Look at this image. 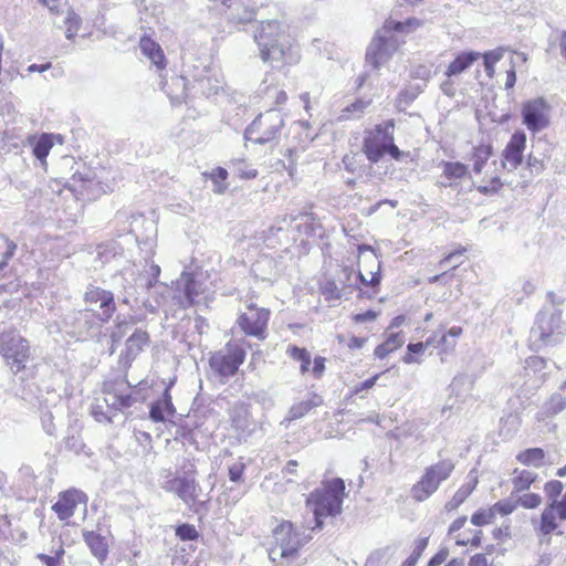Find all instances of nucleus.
I'll return each mask as SVG.
<instances>
[{
  "label": "nucleus",
  "mask_w": 566,
  "mask_h": 566,
  "mask_svg": "<svg viewBox=\"0 0 566 566\" xmlns=\"http://www.w3.org/2000/svg\"><path fill=\"white\" fill-rule=\"evenodd\" d=\"M17 244L10 241L6 235L0 234V262L8 264V261L14 255Z\"/></svg>",
  "instance_id": "obj_40"
},
{
  "label": "nucleus",
  "mask_w": 566,
  "mask_h": 566,
  "mask_svg": "<svg viewBox=\"0 0 566 566\" xmlns=\"http://www.w3.org/2000/svg\"><path fill=\"white\" fill-rule=\"evenodd\" d=\"M245 465L242 462H237L229 468V479L232 482H239L243 475Z\"/></svg>",
  "instance_id": "obj_54"
},
{
  "label": "nucleus",
  "mask_w": 566,
  "mask_h": 566,
  "mask_svg": "<svg viewBox=\"0 0 566 566\" xmlns=\"http://www.w3.org/2000/svg\"><path fill=\"white\" fill-rule=\"evenodd\" d=\"M379 377H380V374H377V375H375V376H373V377H370V378H368V379H366V380L355 385L350 389V394L352 395H358L359 392H361L364 390L371 389L376 385V382H377Z\"/></svg>",
  "instance_id": "obj_49"
},
{
  "label": "nucleus",
  "mask_w": 566,
  "mask_h": 566,
  "mask_svg": "<svg viewBox=\"0 0 566 566\" xmlns=\"http://www.w3.org/2000/svg\"><path fill=\"white\" fill-rule=\"evenodd\" d=\"M322 403L323 399L321 396L313 394L308 399L294 403L290 408L289 415L282 423L298 420L307 415L313 408L318 407Z\"/></svg>",
  "instance_id": "obj_25"
},
{
  "label": "nucleus",
  "mask_w": 566,
  "mask_h": 566,
  "mask_svg": "<svg viewBox=\"0 0 566 566\" xmlns=\"http://www.w3.org/2000/svg\"><path fill=\"white\" fill-rule=\"evenodd\" d=\"M87 496L80 490L71 489L59 494L57 501L53 504L52 510L59 520L65 521L74 515L78 504L86 505Z\"/></svg>",
  "instance_id": "obj_19"
},
{
  "label": "nucleus",
  "mask_w": 566,
  "mask_h": 566,
  "mask_svg": "<svg viewBox=\"0 0 566 566\" xmlns=\"http://www.w3.org/2000/svg\"><path fill=\"white\" fill-rule=\"evenodd\" d=\"M205 293L202 283L196 279L192 273L182 272L176 282L174 298L177 304L187 308L200 302V296Z\"/></svg>",
  "instance_id": "obj_14"
},
{
  "label": "nucleus",
  "mask_w": 566,
  "mask_h": 566,
  "mask_svg": "<svg viewBox=\"0 0 566 566\" xmlns=\"http://www.w3.org/2000/svg\"><path fill=\"white\" fill-rule=\"evenodd\" d=\"M397 49L394 36H386L377 31L366 51V62L374 69H379L388 61Z\"/></svg>",
  "instance_id": "obj_15"
},
{
  "label": "nucleus",
  "mask_w": 566,
  "mask_h": 566,
  "mask_svg": "<svg viewBox=\"0 0 566 566\" xmlns=\"http://www.w3.org/2000/svg\"><path fill=\"white\" fill-rule=\"evenodd\" d=\"M83 538L94 557L103 564L108 555V544L105 536L93 531L83 533Z\"/></svg>",
  "instance_id": "obj_24"
},
{
  "label": "nucleus",
  "mask_w": 566,
  "mask_h": 566,
  "mask_svg": "<svg viewBox=\"0 0 566 566\" xmlns=\"http://www.w3.org/2000/svg\"><path fill=\"white\" fill-rule=\"evenodd\" d=\"M518 507L515 492L504 500L496 502L492 509L494 514H501L502 516L509 515Z\"/></svg>",
  "instance_id": "obj_37"
},
{
  "label": "nucleus",
  "mask_w": 566,
  "mask_h": 566,
  "mask_svg": "<svg viewBox=\"0 0 566 566\" xmlns=\"http://www.w3.org/2000/svg\"><path fill=\"white\" fill-rule=\"evenodd\" d=\"M448 556L449 551L447 548H441L430 558V560L428 562V566H440L442 563L447 560Z\"/></svg>",
  "instance_id": "obj_61"
},
{
  "label": "nucleus",
  "mask_w": 566,
  "mask_h": 566,
  "mask_svg": "<svg viewBox=\"0 0 566 566\" xmlns=\"http://www.w3.org/2000/svg\"><path fill=\"white\" fill-rule=\"evenodd\" d=\"M377 315L378 313L373 311V310H368L364 313H359V314H356L354 316V321L356 323H365V322H371V321H375L377 318Z\"/></svg>",
  "instance_id": "obj_64"
},
{
  "label": "nucleus",
  "mask_w": 566,
  "mask_h": 566,
  "mask_svg": "<svg viewBox=\"0 0 566 566\" xmlns=\"http://www.w3.org/2000/svg\"><path fill=\"white\" fill-rule=\"evenodd\" d=\"M176 408L172 403L169 387H166L163 396L150 405L149 418L154 422H165L169 417L174 416Z\"/></svg>",
  "instance_id": "obj_21"
},
{
  "label": "nucleus",
  "mask_w": 566,
  "mask_h": 566,
  "mask_svg": "<svg viewBox=\"0 0 566 566\" xmlns=\"http://www.w3.org/2000/svg\"><path fill=\"white\" fill-rule=\"evenodd\" d=\"M42 426H43V429L44 431L50 434V436H53L54 432H55V426L53 423V416L50 411H46L43 413L42 416Z\"/></svg>",
  "instance_id": "obj_62"
},
{
  "label": "nucleus",
  "mask_w": 566,
  "mask_h": 566,
  "mask_svg": "<svg viewBox=\"0 0 566 566\" xmlns=\"http://www.w3.org/2000/svg\"><path fill=\"white\" fill-rule=\"evenodd\" d=\"M52 147H53V142H52L51 135L43 134L40 136V138L36 140L35 145L33 147V155L42 164H45V159H46Z\"/></svg>",
  "instance_id": "obj_36"
},
{
  "label": "nucleus",
  "mask_w": 566,
  "mask_h": 566,
  "mask_svg": "<svg viewBox=\"0 0 566 566\" xmlns=\"http://www.w3.org/2000/svg\"><path fill=\"white\" fill-rule=\"evenodd\" d=\"M270 319V311L260 308L241 314L238 318V325L249 336H254L260 340L265 339L266 328Z\"/></svg>",
  "instance_id": "obj_16"
},
{
  "label": "nucleus",
  "mask_w": 566,
  "mask_h": 566,
  "mask_svg": "<svg viewBox=\"0 0 566 566\" xmlns=\"http://www.w3.org/2000/svg\"><path fill=\"white\" fill-rule=\"evenodd\" d=\"M273 539L269 551L270 559L277 565L294 566L301 548L312 539V536L292 522L283 521L273 530Z\"/></svg>",
  "instance_id": "obj_3"
},
{
  "label": "nucleus",
  "mask_w": 566,
  "mask_h": 566,
  "mask_svg": "<svg viewBox=\"0 0 566 566\" xmlns=\"http://www.w3.org/2000/svg\"><path fill=\"white\" fill-rule=\"evenodd\" d=\"M82 23V19L78 14H76L73 11H67V15L64 19V25L66 28L65 30V36L69 40H72L78 32L80 27Z\"/></svg>",
  "instance_id": "obj_38"
},
{
  "label": "nucleus",
  "mask_w": 566,
  "mask_h": 566,
  "mask_svg": "<svg viewBox=\"0 0 566 566\" xmlns=\"http://www.w3.org/2000/svg\"><path fill=\"white\" fill-rule=\"evenodd\" d=\"M465 500L463 499L462 493L458 491L454 493L452 499L448 501L444 505L446 511L451 512L457 510Z\"/></svg>",
  "instance_id": "obj_63"
},
{
  "label": "nucleus",
  "mask_w": 566,
  "mask_h": 566,
  "mask_svg": "<svg viewBox=\"0 0 566 566\" xmlns=\"http://www.w3.org/2000/svg\"><path fill=\"white\" fill-rule=\"evenodd\" d=\"M563 489L564 485L558 480L549 481L544 485L545 494L551 500V502H553L554 500H558V496L562 494Z\"/></svg>",
  "instance_id": "obj_45"
},
{
  "label": "nucleus",
  "mask_w": 566,
  "mask_h": 566,
  "mask_svg": "<svg viewBox=\"0 0 566 566\" xmlns=\"http://www.w3.org/2000/svg\"><path fill=\"white\" fill-rule=\"evenodd\" d=\"M526 166L532 174L539 175L545 170V163L542 158L530 154L526 160Z\"/></svg>",
  "instance_id": "obj_47"
},
{
  "label": "nucleus",
  "mask_w": 566,
  "mask_h": 566,
  "mask_svg": "<svg viewBox=\"0 0 566 566\" xmlns=\"http://www.w3.org/2000/svg\"><path fill=\"white\" fill-rule=\"evenodd\" d=\"M394 128V120L389 119L365 132L363 151L370 163H378L385 154L395 160H401L402 157L408 156V153L401 151L396 146Z\"/></svg>",
  "instance_id": "obj_5"
},
{
  "label": "nucleus",
  "mask_w": 566,
  "mask_h": 566,
  "mask_svg": "<svg viewBox=\"0 0 566 566\" xmlns=\"http://www.w3.org/2000/svg\"><path fill=\"white\" fill-rule=\"evenodd\" d=\"M517 505L524 509H536L542 503V496L537 493H525L523 495L516 494Z\"/></svg>",
  "instance_id": "obj_42"
},
{
  "label": "nucleus",
  "mask_w": 566,
  "mask_h": 566,
  "mask_svg": "<svg viewBox=\"0 0 566 566\" xmlns=\"http://www.w3.org/2000/svg\"><path fill=\"white\" fill-rule=\"evenodd\" d=\"M229 168L240 179H254L258 176V170L254 169L243 159H233L230 161Z\"/></svg>",
  "instance_id": "obj_34"
},
{
  "label": "nucleus",
  "mask_w": 566,
  "mask_h": 566,
  "mask_svg": "<svg viewBox=\"0 0 566 566\" xmlns=\"http://www.w3.org/2000/svg\"><path fill=\"white\" fill-rule=\"evenodd\" d=\"M83 300L87 305L86 312L96 313L97 319L102 323L109 322L117 308L114 293L94 284L87 285Z\"/></svg>",
  "instance_id": "obj_12"
},
{
  "label": "nucleus",
  "mask_w": 566,
  "mask_h": 566,
  "mask_svg": "<svg viewBox=\"0 0 566 566\" xmlns=\"http://www.w3.org/2000/svg\"><path fill=\"white\" fill-rule=\"evenodd\" d=\"M132 325L130 321H127L126 317L117 316L115 327L111 333V339L113 343H119L124 335L128 332Z\"/></svg>",
  "instance_id": "obj_41"
},
{
  "label": "nucleus",
  "mask_w": 566,
  "mask_h": 566,
  "mask_svg": "<svg viewBox=\"0 0 566 566\" xmlns=\"http://www.w3.org/2000/svg\"><path fill=\"white\" fill-rule=\"evenodd\" d=\"M551 106L542 98H534L525 102L522 106L523 124L532 133H537L549 125Z\"/></svg>",
  "instance_id": "obj_13"
},
{
  "label": "nucleus",
  "mask_w": 566,
  "mask_h": 566,
  "mask_svg": "<svg viewBox=\"0 0 566 566\" xmlns=\"http://www.w3.org/2000/svg\"><path fill=\"white\" fill-rule=\"evenodd\" d=\"M210 82H211L210 78H199V80H196V85L198 86V90L202 94H206V95L217 94L220 88V85H211Z\"/></svg>",
  "instance_id": "obj_50"
},
{
  "label": "nucleus",
  "mask_w": 566,
  "mask_h": 566,
  "mask_svg": "<svg viewBox=\"0 0 566 566\" xmlns=\"http://www.w3.org/2000/svg\"><path fill=\"white\" fill-rule=\"evenodd\" d=\"M494 517H495V514H494L492 506L486 510L481 509V510L476 511L471 516V523L475 526H483V525L492 523Z\"/></svg>",
  "instance_id": "obj_43"
},
{
  "label": "nucleus",
  "mask_w": 566,
  "mask_h": 566,
  "mask_svg": "<svg viewBox=\"0 0 566 566\" xmlns=\"http://www.w3.org/2000/svg\"><path fill=\"white\" fill-rule=\"evenodd\" d=\"M464 251H465V249H461V250L451 252L450 254H448L444 259H442L440 261V266H447V265L452 264V269L458 268L461 264V262L458 261V259L460 256H462Z\"/></svg>",
  "instance_id": "obj_52"
},
{
  "label": "nucleus",
  "mask_w": 566,
  "mask_h": 566,
  "mask_svg": "<svg viewBox=\"0 0 566 566\" xmlns=\"http://www.w3.org/2000/svg\"><path fill=\"white\" fill-rule=\"evenodd\" d=\"M566 407V400L560 395H554L551 399L549 410L553 413H558Z\"/></svg>",
  "instance_id": "obj_60"
},
{
  "label": "nucleus",
  "mask_w": 566,
  "mask_h": 566,
  "mask_svg": "<svg viewBox=\"0 0 566 566\" xmlns=\"http://www.w3.org/2000/svg\"><path fill=\"white\" fill-rule=\"evenodd\" d=\"M176 535L181 541H193L198 538L199 533L193 525L185 523L176 528Z\"/></svg>",
  "instance_id": "obj_44"
},
{
  "label": "nucleus",
  "mask_w": 566,
  "mask_h": 566,
  "mask_svg": "<svg viewBox=\"0 0 566 566\" xmlns=\"http://www.w3.org/2000/svg\"><path fill=\"white\" fill-rule=\"evenodd\" d=\"M493 154V148L491 145H479L473 148L471 159L473 161V170L475 174H481L486 161Z\"/></svg>",
  "instance_id": "obj_31"
},
{
  "label": "nucleus",
  "mask_w": 566,
  "mask_h": 566,
  "mask_svg": "<svg viewBox=\"0 0 566 566\" xmlns=\"http://www.w3.org/2000/svg\"><path fill=\"white\" fill-rule=\"evenodd\" d=\"M556 517L566 521V493L560 500H554L543 510L538 526L535 527L537 534L549 536L558 527Z\"/></svg>",
  "instance_id": "obj_17"
},
{
  "label": "nucleus",
  "mask_w": 566,
  "mask_h": 566,
  "mask_svg": "<svg viewBox=\"0 0 566 566\" xmlns=\"http://www.w3.org/2000/svg\"><path fill=\"white\" fill-rule=\"evenodd\" d=\"M379 269H380V265L378 264L377 271L370 273L371 274L370 280H367L361 272H358L357 279L365 286H371V287L377 286V285H379L380 279H381Z\"/></svg>",
  "instance_id": "obj_51"
},
{
  "label": "nucleus",
  "mask_w": 566,
  "mask_h": 566,
  "mask_svg": "<svg viewBox=\"0 0 566 566\" xmlns=\"http://www.w3.org/2000/svg\"><path fill=\"white\" fill-rule=\"evenodd\" d=\"M370 102L363 98H357L355 102L343 107L336 115L338 123L358 119L363 116L365 109L369 106Z\"/></svg>",
  "instance_id": "obj_28"
},
{
  "label": "nucleus",
  "mask_w": 566,
  "mask_h": 566,
  "mask_svg": "<svg viewBox=\"0 0 566 566\" xmlns=\"http://www.w3.org/2000/svg\"><path fill=\"white\" fill-rule=\"evenodd\" d=\"M563 334L560 311L555 308L542 310L537 313L535 323L531 329V339L543 345L555 343Z\"/></svg>",
  "instance_id": "obj_11"
},
{
  "label": "nucleus",
  "mask_w": 566,
  "mask_h": 566,
  "mask_svg": "<svg viewBox=\"0 0 566 566\" xmlns=\"http://www.w3.org/2000/svg\"><path fill=\"white\" fill-rule=\"evenodd\" d=\"M245 355V350L240 344L229 342L224 348L210 356L209 366L218 376L229 378L237 374Z\"/></svg>",
  "instance_id": "obj_10"
},
{
  "label": "nucleus",
  "mask_w": 566,
  "mask_h": 566,
  "mask_svg": "<svg viewBox=\"0 0 566 566\" xmlns=\"http://www.w3.org/2000/svg\"><path fill=\"white\" fill-rule=\"evenodd\" d=\"M385 343L394 350L398 349L405 343L403 337L400 333H390Z\"/></svg>",
  "instance_id": "obj_55"
},
{
  "label": "nucleus",
  "mask_w": 566,
  "mask_h": 566,
  "mask_svg": "<svg viewBox=\"0 0 566 566\" xmlns=\"http://www.w3.org/2000/svg\"><path fill=\"white\" fill-rule=\"evenodd\" d=\"M149 342V334L142 328H136L125 342V348L118 357V365L127 370Z\"/></svg>",
  "instance_id": "obj_18"
},
{
  "label": "nucleus",
  "mask_w": 566,
  "mask_h": 566,
  "mask_svg": "<svg viewBox=\"0 0 566 566\" xmlns=\"http://www.w3.org/2000/svg\"><path fill=\"white\" fill-rule=\"evenodd\" d=\"M481 57V53L475 51H463L454 57V60L449 64L447 70L444 71V75L447 77H454L468 69H470L474 62H476Z\"/></svg>",
  "instance_id": "obj_23"
},
{
  "label": "nucleus",
  "mask_w": 566,
  "mask_h": 566,
  "mask_svg": "<svg viewBox=\"0 0 566 566\" xmlns=\"http://www.w3.org/2000/svg\"><path fill=\"white\" fill-rule=\"evenodd\" d=\"M503 52L502 48H497L482 53L483 65H495L503 57Z\"/></svg>",
  "instance_id": "obj_48"
},
{
  "label": "nucleus",
  "mask_w": 566,
  "mask_h": 566,
  "mask_svg": "<svg viewBox=\"0 0 566 566\" xmlns=\"http://www.w3.org/2000/svg\"><path fill=\"white\" fill-rule=\"evenodd\" d=\"M129 387L125 380L104 382L103 400L96 399L92 406L91 413L94 419L98 422L112 423L118 411L132 407L135 398L129 392Z\"/></svg>",
  "instance_id": "obj_4"
},
{
  "label": "nucleus",
  "mask_w": 566,
  "mask_h": 566,
  "mask_svg": "<svg viewBox=\"0 0 566 566\" xmlns=\"http://www.w3.org/2000/svg\"><path fill=\"white\" fill-rule=\"evenodd\" d=\"M254 41L262 62L274 69L300 61L298 48L291 38L287 25L277 20L262 21L254 33Z\"/></svg>",
  "instance_id": "obj_1"
},
{
  "label": "nucleus",
  "mask_w": 566,
  "mask_h": 566,
  "mask_svg": "<svg viewBox=\"0 0 566 566\" xmlns=\"http://www.w3.org/2000/svg\"><path fill=\"white\" fill-rule=\"evenodd\" d=\"M525 363H526L527 368H531L534 371H541L546 366L545 359L539 356L528 357L525 360Z\"/></svg>",
  "instance_id": "obj_56"
},
{
  "label": "nucleus",
  "mask_w": 566,
  "mask_h": 566,
  "mask_svg": "<svg viewBox=\"0 0 566 566\" xmlns=\"http://www.w3.org/2000/svg\"><path fill=\"white\" fill-rule=\"evenodd\" d=\"M345 489V482L342 478H333L322 482L319 488L308 494L306 505L311 509L315 518L313 531L323 528L325 517L342 513Z\"/></svg>",
  "instance_id": "obj_2"
},
{
  "label": "nucleus",
  "mask_w": 566,
  "mask_h": 566,
  "mask_svg": "<svg viewBox=\"0 0 566 566\" xmlns=\"http://www.w3.org/2000/svg\"><path fill=\"white\" fill-rule=\"evenodd\" d=\"M428 545V538H421L413 549L412 554L402 563L401 566H416L419 557L421 556L423 549Z\"/></svg>",
  "instance_id": "obj_46"
},
{
  "label": "nucleus",
  "mask_w": 566,
  "mask_h": 566,
  "mask_svg": "<svg viewBox=\"0 0 566 566\" xmlns=\"http://www.w3.org/2000/svg\"><path fill=\"white\" fill-rule=\"evenodd\" d=\"M161 488L169 493H174L190 509L195 507V512L207 505V502L200 501L199 495L201 492L200 485L197 483L195 476L188 475H172L168 470Z\"/></svg>",
  "instance_id": "obj_9"
},
{
  "label": "nucleus",
  "mask_w": 566,
  "mask_h": 566,
  "mask_svg": "<svg viewBox=\"0 0 566 566\" xmlns=\"http://www.w3.org/2000/svg\"><path fill=\"white\" fill-rule=\"evenodd\" d=\"M65 447L66 449L78 453L83 448V443L77 436L72 434L65 438Z\"/></svg>",
  "instance_id": "obj_57"
},
{
  "label": "nucleus",
  "mask_w": 566,
  "mask_h": 566,
  "mask_svg": "<svg viewBox=\"0 0 566 566\" xmlns=\"http://www.w3.org/2000/svg\"><path fill=\"white\" fill-rule=\"evenodd\" d=\"M502 187V182L500 178L494 177L492 178L489 186H479L478 191L483 195H494L497 192V190Z\"/></svg>",
  "instance_id": "obj_53"
},
{
  "label": "nucleus",
  "mask_w": 566,
  "mask_h": 566,
  "mask_svg": "<svg viewBox=\"0 0 566 566\" xmlns=\"http://www.w3.org/2000/svg\"><path fill=\"white\" fill-rule=\"evenodd\" d=\"M0 355L4 358L13 374L25 368L30 359V345L28 339L14 331H3L0 334Z\"/></svg>",
  "instance_id": "obj_8"
},
{
  "label": "nucleus",
  "mask_w": 566,
  "mask_h": 566,
  "mask_svg": "<svg viewBox=\"0 0 566 566\" xmlns=\"http://www.w3.org/2000/svg\"><path fill=\"white\" fill-rule=\"evenodd\" d=\"M537 474L528 470H514V478L512 483L515 494L530 489L532 483L536 480Z\"/></svg>",
  "instance_id": "obj_32"
},
{
  "label": "nucleus",
  "mask_w": 566,
  "mask_h": 566,
  "mask_svg": "<svg viewBox=\"0 0 566 566\" xmlns=\"http://www.w3.org/2000/svg\"><path fill=\"white\" fill-rule=\"evenodd\" d=\"M286 354L301 363L300 369L302 374H305L310 370L312 359L311 354L306 348L298 347L296 345H290L286 349Z\"/></svg>",
  "instance_id": "obj_33"
},
{
  "label": "nucleus",
  "mask_w": 566,
  "mask_h": 566,
  "mask_svg": "<svg viewBox=\"0 0 566 566\" xmlns=\"http://www.w3.org/2000/svg\"><path fill=\"white\" fill-rule=\"evenodd\" d=\"M189 82L185 76H175L166 84V92L174 104H180L187 97Z\"/></svg>",
  "instance_id": "obj_27"
},
{
  "label": "nucleus",
  "mask_w": 566,
  "mask_h": 566,
  "mask_svg": "<svg viewBox=\"0 0 566 566\" xmlns=\"http://www.w3.org/2000/svg\"><path fill=\"white\" fill-rule=\"evenodd\" d=\"M526 146V135L515 132L503 149V166L510 165V170L516 169L523 163V153Z\"/></svg>",
  "instance_id": "obj_20"
},
{
  "label": "nucleus",
  "mask_w": 566,
  "mask_h": 566,
  "mask_svg": "<svg viewBox=\"0 0 566 566\" xmlns=\"http://www.w3.org/2000/svg\"><path fill=\"white\" fill-rule=\"evenodd\" d=\"M284 127L281 111L271 108L260 113L244 130V139L256 145L277 144Z\"/></svg>",
  "instance_id": "obj_6"
},
{
  "label": "nucleus",
  "mask_w": 566,
  "mask_h": 566,
  "mask_svg": "<svg viewBox=\"0 0 566 566\" xmlns=\"http://www.w3.org/2000/svg\"><path fill=\"white\" fill-rule=\"evenodd\" d=\"M228 20L233 24H247L255 20L256 10L254 7L243 4L241 0L227 2Z\"/></svg>",
  "instance_id": "obj_22"
},
{
  "label": "nucleus",
  "mask_w": 566,
  "mask_h": 566,
  "mask_svg": "<svg viewBox=\"0 0 566 566\" xmlns=\"http://www.w3.org/2000/svg\"><path fill=\"white\" fill-rule=\"evenodd\" d=\"M148 274L150 279L148 280L146 286L148 290H150L158 283V277L160 275V266L158 264L153 263L149 266Z\"/></svg>",
  "instance_id": "obj_59"
},
{
  "label": "nucleus",
  "mask_w": 566,
  "mask_h": 566,
  "mask_svg": "<svg viewBox=\"0 0 566 566\" xmlns=\"http://www.w3.org/2000/svg\"><path fill=\"white\" fill-rule=\"evenodd\" d=\"M545 451L542 448H530L516 455V460L526 467L541 468L544 464Z\"/></svg>",
  "instance_id": "obj_30"
},
{
  "label": "nucleus",
  "mask_w": 566,
  "mask_h": 566,
  "mask_svg": "<svg viewBox=\"0 0 566 566\" xmlns=\"http://www.w3.org/2000/svg\"><path fill=\"white\" fill-rule=\"evenodd\" d=\"M433 346L434 340L433 338H428L426 343L419 342V343H410L407 346L408 354L402 358L403 363L406 364H412L416 363L417 359L412 356V354H421L428 346Z\"/></svg>",
  "instance_id": "obj_39"
},
{
  "label": "nucleus",
  "mask_w": 566,
  "mask_h": 566,
  "mask_svg": "<svg viewBox=\"0 0 566 566\" xmlns=\"http://www.w3.org/2000/svg\"><path fill=\"white\" fill-rule=\"evenodd\" d=\"M325 361L326 359L322 356H316L313 360V369L312 373L316 379H319L325 370Z\"/></svg>",
  "instance_id": "obj_58"
},
{
  "label": "nucleus",
  "mask_w": 566,
  "mask_h": 566,
  "mask_svg": "<svg viewBox=\"0 0 566 566\" xmlns=\"http://www.w3.org/2000/svg\"><path fill=\"white\" fill-rule=\"evenodd\" d=\"M139 48L143 54L146 55L158 69L165 67V55L158 43L148 36H143L139 41Z\"/></svg>",
  "instance_id": "obj_26"
},
{
  "label": "nucleus",
  "mask_w": 566,
  "mask_h": 566,
  "mask_svg": "<svg viewBox=\"0 0 566 566\" xmlns=\"http://www.w3.org/2000/svg\"><path fill=\"white\" fill-rule=\"evenodd\" d=\"M290 220V222H297L296 228L300 232H304L306 234H314L316 230V219L312 212H298L297 214H289L285 216L284 221Z\"/></svg>",
  "instance_id": "obj_29"
},
{
  "label": "nucleus",
  "mask_w": 566,
  "mask_h": 566,
  "mask_svg": "<svg viewBox=\"0 0 566 566\" xmlns=\"http://www.w3.org/2000/svg\"><path fill=\"white\" fill-rule=\"evenodd\" d=\"M443 176L448 179H461L469 172L468 166L460 161H441Z\"/></svg>",
  "instance_id": "obj_35"
},
{
  "label": "nucleus",
  "mask_w": 566,
  "mask_h": 566,
  "mask_svg": "<svg viewBox=\"0 0 566 566\" xmlns=\"http://www.w3.org/2000/svg\"><path fill=\"white\" fill-rule=\"evenodd\" d=\"M454 470V463L450 459L441 460L426 468L420 480L411 488V496L417 502L429 499L448 480Z\"/></svg>",
  "instance_id": "obj_7"
}]
</instances>
